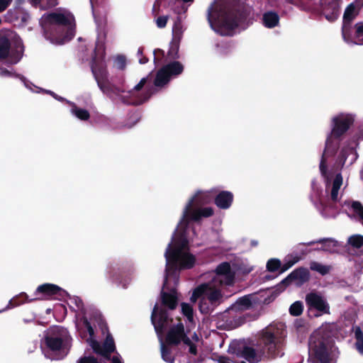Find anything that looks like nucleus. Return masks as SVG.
<instances>
[{
    "label": "nucleus",
    "mask_w": 363,
    "mask_h": 363,
    "mask_svg": "<svg viewBox=\"0 0 363 363\" xmlns=\"http://www.w3.org/2000/svg\"><path fill=\"white\" fill-rule=\"evenodd\" d=\"M46 93L50 94L53 98H55V99H57V95L56 94H55L53 91H45Z\"/></svg>",
    "instance_id": "obj_52"
},
{
    "label": "nucleus",
    "mask_w": 363,
    "mask_h": 363,
    "mask_svg": "<svg viewBox=\"0 0 363 363\" xmlns=\"http://www.w3.org/2000/svg\"><path fill=\"white\" fill-rule=\"evenodd\" d=\"M70 303L71 304H73L75 306V311H76V327L77 328L78 323L82 322L83 318L86 317L89 321L94 323V320L92 318V313H91L90 309L85 308L84 306V303L82 302V300L77 297L74 296L70 298Z\"/></svg>",
    "instance_id": "obj_20"
},
{
    "label": "nucleus",
    "mask_w": 363,
    "mask_h": 363,
    "mask_svg": "<svg viewBox=\"0 0 363 363\" xmlns=\"http://www.w3.org/2000/svg\"><path fill=\"white\" fill-rule=\"evenodd\" d=\"M355 120L356 115L351 112L342 111L331 117L330 132L327 135L325 149L319 165L320 174L325 180V196H323L316 182L313 181L311 200L317 210L325 218L335 216L341 207L349 206L363 225V206L359 201L345 200L342 202V177L340 173H337L333 178L332 170L327 167L328 158L334 155L340 138L351 128Z\"/></svg>",
    "instance_id": "obj_1"
},
{
    "label": "nucleus",
    "mask_w": 363,
    "mask_h": 363,
    "mask_svg": "<svg viewBox=\"0 0 363 363\" xmlns=\"http://www.w3.org/2000/svg\"><path fill=\"white\" fill-rule=\"evenodd\" d=\"M299 260L300 257L297 254H291L287 255L284 259V263L281 266V272H284L288 270Z\"/></svg>",
    "instance_id": "obj_30"
},
{
    "label": "nucleus",
    "mask_w": 363,
    "mask_h": 363,
    "mask_svg": "<svg viewBox=\"0 0 363 363\" xmlns=\"http://www.w3.org/2000/svg\"><path fill=\"white\" fill-rule=\"evenodd\" d=\"M363 6V0H356L346 8L343 16L342 33L344 40L348 44H357L352 40L351 21L357 15L359 9Z\"/></svg>",
    "instance_id": "obj_14"
},
{
    "label": "nucleus",
    "mask_w": 363,
    "mask_h": 363,
    "mask_svg": "<svg viewBox=\"0 0 363 363\" xmlns=\"http://www.w3.org/2000/svg\"><path fill=\"white\" fill-rule=\"evenodd\" d=\"M358 155L355 148L350 145H343L337 155L335 162L337 169L349 167L357 159Z\"/></svg>",
    "instance_id": "obj_17"
},
{
    "label": "nucleus",
    "mask_w": 363,
    "mask_h": 363,
    "mask_svg": "<svg viewBox=\"0 0 363 363\" xmlns=\"http://www.w3.org/2000/svg\"><path fill=\"white\" fill-rule=\"evenodd\" d=\"M306 304L308 313L314 316L319 317L330 314V305L326 298L318 292H311L306 296Z\"/></svg>",
    "instance_id": "obj_13"
},
{
    "label": "nucleus",
    "mask_w": 363,
    "mask_h": 363,
    "mask_svg": "<svg viewBox=\"0 0 363 363\" xmlns=\"http://www.w3.org/2000/svg\"><path fill=\"white\" fill-rule=\"evenodd\" d=\"M303 9L306 10H309L311 9V6H304Z\"/></svg>",
    "instance_id": "obj_55"
},
{
    "label": "nucleus",
    "mask_w": 363,
    "mask_h": 363,
    "mask_svg": "<svg viewBox=\"0 0 363 363\" xmlns=\"http://www.w3.org/2000/svg\"><path fill=\"white\" fill-rule=\"evenodd\" d=\"M67 294L65 290L60 286L53 284H43L38 286L34 292V298L29 299L30 301L34 300H49L57 297H63Z\"/></svg>",
    "instance_id": "obj_16"
},
{
    "label": "nucleus",
    "mask_w": 363,
    "mask_h": 363,
    "mask_svg": "<svg viewBox=\"0 0 363 363\" xmlns=\"http://www.w3.org/2000/svg\"><path fill=\"white\" fill-rule=\"evenodd\" d=\"M233 194L229 191H221L214 198L216 206L223 210L230 208L233 202Z\"/></svg>",
    "instance_id": "obj_22"
},
{
    "label": "nucleus",
    "mask_w": 363,
    "mask_h": 363,
    "mask_svg": "<svg viewBox=\"0 0 363 363\" xmlns=\"http://www.w3.org/2000/svg\"><path fill=\"white\" fill-rule=\"evenodd\" d=\"M245 321V317H238V318H235V327H238V326H240L242 324H243Z\"/></svg>",
    "instance_id": "obj_47"
},
{
    "label": "nucleus",
    "mask_w": 363,
    "mask_h": 363,
    "mask_svg": "<svg viewBox=\"0 0 363 363\" xmlns=\"http://www.w3.org/2000/svg\"><path fill=\"white\" fill-rule=\"evenodd\" d=\"M311 269L313 271L318 272L322 275H325L330 272V267L329 266L314 262L311 264Z\"/></svg>",
    "instance_id": "obj_35"
},
{
    "label": "nucleus",
    "mask_w": 363,
    "mask_h": 363,
    "mask_svg": "<svg viewBox=\"0 0 363 363\" xmlns=\"http://www.w3.org/2000/svg\"><path fill=\"white\" fill-rule=\"evenodd\" d=\"M67 103L71 106L70 113L72 116L81 121L89 119L90 114L86 109L78 107L74 103L69 101H67Z\"/></svg>",
    "instance_id": "obj_26"
},
{
    "label": "nucleus",
    "mask_w": 363,
    "mask_h": 363,
    "mask_svg": "<svg viewBox=\"0 0 363 363\" xmlns=\"http://www.w3.org/2000/svg\"><path fill=\"white\" fill-rule=\"evenodd\" d=\"M30 2L41 9L52 8L57 4V0H30Z\"/></svg>",
    "instance_id": "obj_31"
},
{
    "label": "nucleus",
    "mask_w": 363,
    "mask_h": 363,
    "mask_svg": "<svg viewBox=\"0 0 363 363\" xmlns=\"http://www.w3.org/2000/svg\"><path fill=\"white\" fill-rule=\"evenodd\" d=\"M349 250L355 253L363 252V235H353L348 238Z\"/></svg>",
    "instance_id": "obj_27"
},
{
    "label": "nucleus",
    "mask_w": 363,
    "mask_h": 363,
    "mask_svg": "<svg viewBox=\"0 0 363 363\" xmlns=\"http://www.w3.org/2000/svg\"><path fill=\"white\" fill-rule=\"evenodd\" d=\"M93 16H95V13H93ZM94 20L97 26V30L99 31L98 40L96 42V48L94 50V55L93 56L92 63H94L95 57H96V62H99L101 60H104L105 57V47L104 44V40L105 38V34L104 33V27L106 24L105 19L98 20L96 16H94Z\"/></svg>",
    "instance_id": "obj_19"
},
{
    "label": "nucleus",
    "mask_w": 363,
    "mask_h": 363,
    "mask_svg": "<svg viewBox=\"0 0 363 363\" xmlns=\"http://www.w3.org/2000/svg\"><path fill=\"white\" fill-rule=\"evenodd\" d=\"M279 16L274 11H267L262 15V23L267 28H274L279 25Z\"/></svg>",
    "instance_id": "obj_23"
},
{
    "label": "nucleus",
    "mask_w": 363,
    "mask_h": 363,
    "mask_svg": "<svg viewBox=\"0 0 363 363\" xmlns=\"http://www.w3.org/2000/svg\"><path fill=\"white\" fill-rule=\"evenodd\" d=\"M354 36L357 38L363 36V22L357 23L354 26Z\"/></svg>",
    "instance_id": "obj_42"
},
{
    "label": "nucleus",
    "mask_w": 363,
    "mask_h": 363,
    "mask_svg": "<svg viewBox=\"0 0 363 363\" xmlns=\"http://www.w3.org/2000/svg\"><path fill=\"white\" fill-rule=\"evenodd\" d=\"M252 306V296H245L238 298L231 306V310L241 311L250 309Z\"/></svg>",
    "instance_id": "obj_25"
},
{
    "label": "nucleus",
    "mask_w": 363,
    "mask_h": 363,
    "mask_svg": "<svg viewBox=\"0 0 363 363\" xmlns=\"http://www.w3.org/2000/svg\"><path fill=\"white\" fill-rule=\"evenodd\" d=\"M218 363H233L230 359L224 357H220L218 359Z\"/></svg>",
    "instance_id": "obj_49"
},
{
    "label": "nucleus",
    "mask_w": 363,
    "mask_h": 363,
    "mask_svg": "<svg viewBox=\"0 0 363 363\" xmlns=\"http://www.w3.org/2000/svg\"><path fill=\"white\" fill-rule=\"evenodd\" d=\"M281 261L277 258L269 259L266 264L267 269L271 272H276L279 268L281 269Z\"/></svg>",
    "instance_id": "obj_34"
},
{
    "label": "nucleus",
    "mask_w": 363,
    "mask_h": 363,
    "mask_svg": "<svg viewBox=\"0 0 363 363\" xmlns=\"http://www.w3.org/2000/svg\"><path fill=\"white\" fill-rule=\"evenodd\" d=\"M56 100H58V101H65L67 102V100H65L64 98L61 97V96H57V99Z\"/></svg>",
    "instance_id": "obj_54"
},
{
    "label": "nucleus",
    "mask_w": 363,
    "mask_h": 363,
    "mask_svg": "<svg viewBox=\"0 0 363 363\" xmlns=\"http://www.w3.org/2000/svg\"><path fill=\"white\" fill-rule=\"evenodd\" d=\"M206 17L211 28L220 35H233L242 20L237 0H214L207 9Z\"/></svg>",
    "instance_id": "obj_6"
},
{
    "label": "nucleus",
    "mask_w": 363,
    "mask_h": 363,
    "mask_svg": "<svg viewBox=\"0 0 363 363\" xmlns=\"http://www.w3.org/2000/svg\"><path fill=\"white\" fill-rule=\"evenodd\" d=\"M357 137L358 140H363V124L359 126Z\"/></svg>",
    "instance_id": "obj_48"
},
{
    "label": "nucleus",
    "mask_w": 363,
    "mask_h": 363,
    "mask_svg": "<svg viewBox=\"0 0 363 363\" xmlns=\"http://www.w3.org/2000/svg\"><path fill=\"white\" fill-rule=\"evenodd\" d=\"M160 54H161V55H163V54H164L163 51H162V50H156V51H155V52H154V55H155V59H154V60H155V61L156 60V58L157 57V55H160Z\"/></svg>",
    "instance_id": "obj_51"
},
{
    "label": "nucleus",
    "mask_w": 363,
    "mask_h": 363,
    "mask_svg": "<svg viewBox=\"0 0 363 363\" xmlns=\"http://www.w3.org/2000/svg\"><path fill=\"white\" fill-rule=\"evenodd\" d=\"M250 245H251L252 247H256L258 245V242H257V240H252L250 241Z\"/></svg>",
    "instance_id": "obj_53"
},
{
    "label": "nucleus",
    "mask_w": 363,
    "mask_h": 363,
    "mask_svg": "<svg viewBox=\"0 0 363 363\" xmlns=\"http://www.w3.org/2000/svg\"><path fill=\"white\" fill-rule=\"evenodd\" d=\"M214 189L197 190L186 203L180 220L175 229L171 242L168 244L164 257L166 259L165 281L172 275L174 282L178 281V272L189 269L196 264V257L189 250V244L195 240L196 233L191 221L198 222L203 218L213 215L212 207H202L210 203L213 198Z\"/></svg>",
    "instance_id": "obj_2"
},
{
    "label": "nucleus",
    "mask_w": 363,
    "mask_h": 363,
    "mask_svg": "<svg viewBox=\"0 0 363 363\" xmlns=\"http://www.w3.org/2000/svg\"><path fill=\"white\" fill-rule=\"evenodd\" d=\"M303 310V306L301 301H295L289 308V313L294 316L300 315Z\"/></svg>",
    "instance_id": "obj_36"
},
{
    "label": "nucleus",
    "mask_w": 363,
    "mask_h": 363,
    "mask_svg": "<svg viewBox=\"0 0 363 363\" xmlns=\"http://www.w3.org/2000/svg\"><path fill=\"white\" fill-rule=\"evenodd\" d=\"M112 363H123L120 356H113L112 358Z\"/></svg>",
    "instance_id": "obj_50"
},
{
    "label": "nucleus",
    "mask_w": 363,
    "mask_h": 363,
    "mask_svg": "<svg viewBox=\"0 0 363 363\" xmlns=\"http://www.w3.org/2000/svg\"><path fill=\"white\" fill-rule=\"evenodd\" d=\"M172 277L169 275L167 284L164 286V280L163 290L168 286L169 281ZM177 303V292L172 290L169 292H162V303L160 306L156 304L153 308L151 321L154 325L157 335L162 359L167 363H174V357L171 350V345H177L182 341L189 347V352L191 354H196L197 349L195 342L199 340L196 333L191 335V339L186 336L184 332V325L181 321L173 324V320L169 318L165 308L174 309Z\"/></svg>",
    "instance_id": "obj_3"
},
{
    "label": "nucleus",
    "mask_w": 363,
    "mask_h": 363,
    "mask_svg": "<svg viewBox=\"0 0 363 363\" xmlns=\"http://www.w3.org/2000/svg\"><path fill=\"white\" fill-rule=\"evenodd\" d=\"M116 269L113 266H109L106 269V277L112 281H114L116 279Z\"/></svg>",
    "instance_id": "obj_41"
},
{
    "label": "nucleus",
    "mask_w": 363,
    "mask_h": 363,
    "mask_svg": "<svg viewBox=\"0 0 363 363\" xmlns=\"http://www.w3.org/2000/svg\"><path fill=\"white\" fill-rule=\"evenodd\" d=\"M91 71L100 89L114 101H118L128 105H140L151 96L150 90H145L147 78L143 77L134 87L128 91L111 85L108 80V73L104 60L91 65Z\"/></svg>",
    "instance_id": "obj_5"
},
{
    "label": "nucleus",
    "mask_w": 363,
    "mask_h": 363,
    "mask_svg": "<svg viewBox=\"0 0 363 363\" xmlns=\"http://www.w3.org/2000/svg\"><path fill=\"white\" fill-rule=\"evenodd\" d=\"M309 277L310 274L307 269L299 268L293 271L281 283L287 285L293 281L296 285L299 286L306 282Z\"/></svg>",
    "instance_id": "obj_21"
},
{
    "label": "nucleus",
    "mask_w": 363,
    "mask_h": 363,
    "mask_svg": "<svg viewBox=\"0 0 363 363\" xmlns=\"http://www.w3.org/2000/svg\"><path fill=\"white\" fill-rule=\"evenodd\" d=\"M94 323L87 320L86 317L78 323L77 330L83 339H85L94 352L104 357H108L115 350L113 337L108 335L103 345H101L94 338Z\"/></svg>",
    "instance_id": "obj_12"
},
{
    "label": "nucleus",
    "mask_w": 363,
    "mask_h": 363,
    "mask_svg": "<svg viewBox=\"0 0 363 363\" xmlns=\"http://www.w3.org/2000/svg\"><path fill=\"white\" fill-rule=\"evenodd\" d=\"M40 23L45 39L52 44L62 45L70 40L74 35V18L65 9L45 13L40 18Z\"/></svg>",
    "instance_id": "obj_7"
},
{
    "label": "nucleus",
    "mask_w": 363,
    "mask_h": 363,
    "mask_svg": "<svg viewBox=\"0 0 363 363\" xmlns=\"http://www.w3.org/2000/svg\"><path fill=\"white\" fill-rule=\"evenodd\" d=\"M181 307L182 314L186 317L189 323H192L194 321L193 307L190 304L186 303H182Z\"/></svg>",
    "instance_id": "obj_33"
},
{
    "label": "nucleus",
    "mask_w": 363,
    "mask_h": 363,
    "mask_svg": "<svg viewBox=\"0 0 363 363\" xmlns=\"http://www.w3.org/2000/svg\"><path fill=\"white\" fill-rule=\"evenodd\" d=\"M355 336H356V343H355V347L357 350L363 355V335L362 331L358 329L355 332Z\"/></svg>",
    "instance_id": "obj_37"
},
{
    "label": "nucleus",
    "mask_w": 363,
    "mask_h": 363,
    "mask_svg": "<svg viewBox=\"0 0 363 363\" xmlns=\"http://www.w3.org/2000/svg\"><path fill=\"white\" fill-rule=\"evenodd\" d=\"M174 1H177V2H182L183 4V5L181 7V12H183V13H185L187 11L188 7L189 6H191L194 1V0H174Z\"/></svg>",
    "instance_id": "obj_43"
},
{
    "label": "nucleus",
    "mask_w": 363,
    "mask_h": 363,
    "mask_svg": "<svg viewBox=\"0 0 363 363\" xmlns=\"http://www.w3.org/2000/svg\"><path fill=\"white\" fill-rule=\"evenodd\" d=\"M93 1H94V0H90V2L91 4H93Z\"/></svg>",
    "instance_id": "obj_57"
},
{
    "label": "nucleus",
    "mask_w": 363,
    "mask_h": 363,
    "mask_svg": "<svg viewBox=\"0 0 363 363\" xmlns=\"http://www.w3.org/2000/svg\"><path fill=\"white\" fill-rule=\"evenodd\" d=\"M183 33V28L179 22L174 23L172 28L173 40L179 41Z\"/></svg>",
    "instance_id": "obj_38"
},
{
    "label": "nucleus",
    "mask_w": 363,
    "mask_h": 363,
    "mask_svg": "<svg viewBox=\"0 0 363 363\" xmlns=\"http://www.w3.org/2000/svg\"><path fill=\"white\" fill-rule=\"evenodd\" d=\"M142 53H143L142 50L140 48H139L138 50V55L140 56V57L139 58L138 61H139L140 64L143 65L147 62V59L145 57H142Z\"/></svg>",
    "instance_id": "obj_46"
},
{
    "label": "nucleus",
    "mask_w": 363,
    "mask_h": 363,
    "mask_svg": "<svg viewBox=\"0 0 363 363\" xmlns=\"http://www.w3.org/2000/svg\"><path fill=\"white\" fill-rule=\"evenodd\" d=\"M24 47L20 37L9 29L0 30V59L8 57L16 64L23 56Z\"/></svg>",
    "instance_id": "obj_11"
},
{
    "label": "nucleus",
    "mask_w": 363,
    "mask_h": 363,
    "mask_svg": "<svg viewBox=\"0 0 363 363\" xmlns=\"http://www.w3.org/2000/svg\"><path fill=\"white\" fill-rule=\"evenodd\" d=\"M233 267L235 271L228 262H222L214 272L202 275L205 281L194 289L190 298L192 302L200 298L199 308L201 313L207 314L221 303L223 298L222 288L234 284L235 272L247 274L254 269V265L247 259H235Z\"/></svg>",
    "instance_id": "obj_4"
},
{
    "label": "nucleus",
    "mask_w": 363,
    "mask_h": 363,
    "mask_svg": "<svg viewBox=\"0 0 363 363\" xmlns=\"http://www.w3.org/2000/svg\"><path fill=\"white\" fill-rule=\"evenodd\" d=\"M169 16H161L156 18L155 23L158 28H163L166 26Z\"/></svg>",
    "instance_id": "obj_40"
},
{
    "label": "nucleus",
    "mask_w": 363,
    "mask_h": 363,
    "mask_svg": "<svg viewBox=\"0 0 363 363\" xmlns=\"http://www.w3.org/2000/svg\"><path fill=\"white\" fill-rule=\"evenodd\" d=\"M24 0H16L18 4H21Z\"/></svg>",
    "instance_id": "obj_56"
},
{
    "label": "nucleus",
    "mask_w": 363,
    "mask_h": 363,
    "mask_svg": "<svg viewBox=\"0 0 363 363\" xmlns=\"http://www.w3.org/2000/svg\"><path fill=\"white\" fill-rule=\"evenodd\" d=\"M342 0H320V6L321 12L325 18L330 21H335L339 16Z\"/></svg>",
    "instance_id": "obj_18"
},
{
    "label": "nucleus",
    "mask_w": 363,
    "mask_h": 363,
    "mask_svg": "<svg viewBox=\"0 0 363 363\" xmlns=\"http://www.w3.org/2000/svg\"><path fill=\"white\" fill-rule=\"evenodd\" d=\"M179 41L173 40L169 45L167 57L169 60H175L179 57Z\"/></svg>",
    "instance_id": "obj_32"
},
{
    "label": "nucleus",
    "mask_w": 363,
    "mask_h": 363,
    "mask_svg": "<svg viewBox=\"0 0 363 363\" xmlns=\"http://www.w3.org/2000/svg\"><path fill=\"white\" fill-rule=\"evenodd\" d=\"M26 301H29L28 296L26 294L21 293L18 296L11 299L7 306L4 308L0 310V313L19 306Z\"/></svg>",
    "instance_id": "obj_29"
},
{
    "label": "nucleus",
    "mask_w": 363,
    "mask_h": 363,
    "mask_svg": "<svg viewBox=\"0 0 363 363\" xmlns=\"http://www.w3.org/2000/svg\"><path fill=\"white\" fill-rule=\"evenodd\" d=\"M328 325H322L311 335L308 342V360L312 363H336L338 350Z\"/></svg>",
    "instance_id": "obj_9"
},
{
    "label": "nucleus",
    "mask_w": 363,
    "mask_h": 363,
    "mask_svg": "<svg viewBox=\"0 0 363 363\" xmlns=\"http://www.w3.org/2000/svg\"><path fill=\"white\" fill-rule=\"evenodd\" d=\"M113 66L118 69H123L126 66V59L123 55H118L114 58Z\"/></svg>",
    "instance_id": "obj_39"
},
{
    "label": "nucleus",
    "mask_w": 363,
    "mask_h": 363,
    "mask_svg": "<svg viewBox=\"0 0 363 363\" xmlns=\"http://www.w3.org/2000/svg\"><path fill=\"white\" fill-rule=\"evenodd\" d=\"M284 325L278 324L269 325L262 332L261 344L263 347L257 346H243L238 352V355L244 358L250 363H257L261 361L264 354L270 357L282 356V341L284 337Z\"/></svg>",
    "instance_id": "obj_8"
},
{
    "label": "nucleus",
    "mask_w": 363,
    "mask_h": 363,
    "mask_svg": "<svg viewBox=\"0 0 363 363\" xmlns=\"http://www.w3.org/2000/svg\"><path fill=\"white\" fill-rule=\"evenodd\" d=\"M0 76H1V77H18L22 81V82L24 84L25 86L27 89H30V91H32L33 92H37V93H38V92H40L41 91H43L40 88L37 87V86H34L33 84H32L31 83L27 82L26 79H25V77L13 73L12 72V70H9V69H1L0 70Z\"/></svg>",
    "instance_id": "obj_24"
},
{
    "label": "nucleus",
    "mask_w": 363,
    "mask_h": 363,
    "mask_svg": "<svg viewBox=\"0 0 363 363\" xmlns=\"http://www.w3.org/2000/svg\"><path fill=\"white\" fill-rule=\"evenodd\" d=\"M240 363H245V362H240Z\"/></svg>",
    "instance_id": "obj_58"
},
{
    "label": "nucleus",
    "mask_w": 363,
    "mask_h": 363,
    "mask_svg": "<svg viewBox=\"0 0 363 363\" xmlns=\"http://www.w3.org/2000/svg\"><path fill=\"white\" fill-rule=\"evenodd\" d=\"M77 363H98L97 360L94 357H84L80 358Z\"/></svg>",
    "instance_id": "obj_44"
},
{
    "label": "nucleus",
    "mask_w": 363,
    "mask_h": 363,
    "mask_svg": "<svg viewBox=\"0 0 363 363\" xmlns=\"http://www.w3.org/2000/svg\"><path fill=\"white\" fill-rule=\"evenodd\" d=\"M183 70L184 66L178 61H174L164 65L157 73L154 82L155 86H164L171 80V79L179 75Z\"/></svg>",
    "instance_id": "obj_15"
},
{
    "label": "nucleus",
    "mask_w": 363,
    "mask_h": 363,
    "mask_svg": "<svg viewBox=\"0 0 363 363\" xmlns=\"http://www.w3.org/2000/svg\"><path fill=\"white\" fill-rule=\"evenodd\" d=\"M45 341L50 351L55 353L58 358H63L72 347V338L66 328L54 325L47 330Z\"/></svg>",
    "instance_id": "obj_10"
},
{
    "label": "nucleus",
    "mask_w": 363,
    "mask_h": 363,
    "mask_svg": "<svg viewBox=\"0 0 363 363\" xmlns=\"http://www.w3.org/2000/svg\"><path fill=\"white\" fill-rule=\"evenodd\" d=\"M314 243H322L323 246H322L321 249L323 251H326L328 252H335L337 251V242L333 239H330V238L321 239V240H319L317 241L311 242L308 243V245H312Z\"/></svg>",
    "instance_id": "obj_28"
},
{
    "label": "nucleus",
    "mask_w": 363,
    "mask_h": 363,
    "mask_svg": "<svg viewBox=\"0 0 363 363\" xmlns=\"http://www.w3.org/2000/svg\"><path fill=\"white\" fill-rule=\"evenodd\" d=\"M12 0H0V12L5 11L11 4Z\"/></svg>",
    "instance_id": "obj_45"
}]
</instances>
